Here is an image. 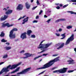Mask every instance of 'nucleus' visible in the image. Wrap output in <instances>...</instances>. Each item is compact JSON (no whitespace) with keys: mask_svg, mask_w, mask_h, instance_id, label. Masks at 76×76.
<instances>
[{"mask_svg":"<svg viewBox=\"0 0 76 76\" xmlns=\"http://www.w3.org/2000/svg\"><path fill=\"white\" fill-rule=\"evenodd\" d=\"M59 58L58 57L54 59L53 60H51L48 63L43 65L42 67L37 68V70H38V69H45L48 68V67H50L52 66V65L54 64V63H55V62H57V61H60V59H59Z\"/></svg>","mask_w":76,"mask_h":76,"instance_id":"obj_1","label":"nucleus"},{"mask_svg":"<svg viewBox=\"0 0 76 76\" xmlns=\"http://www.w3.org/2000/svg\"><path fill=\"white\" fill-rule=\"evenodd\" d=\"M18 29L16 28H14L11 31L10 33L9 37L10 39H14L16 37L15 34H13L14 31H18Z\"/></svg>","mask_w":76,"mask_h":76,"instance_id":"obj_2","label":"nucleus"},{"mask_svg":"<svg viewBox=\"0 0 76 76\" xmlns=\"http://www.w3.org/2000/svg\"><path fill=\"white\" fill-rule=\"evenodd\" d=\"M74 34H72L70 37L67 40L65 45H68L70 42L73 41L74 40Z\"/></svg>","mask_w":76,"mask_h":76,"instance_id":"obj_3","label":"nucleus"},{"mask_svg":"<svg viewBox=\"0 0 76 76\" xmlns=\"http://www.w3.org/2000/svg\"><path fill=\"white\" fill-rule=\"evenodd\" d=\"M31 69V67L28 68L26 69H24L22 71L17 73V75H23L25 74V73H26V72H29V71H30Z\"/></svg>","mask_w":76,"mask_h":76,"instance_id":"obj_4","label":"nucleus"},{"mask_svg":"<svg viewBox=\"0 0 76 76\" xmlns=\"http://www.w3.org/2000/svg\"><path fill=\"white\" fill-rule=\"evenodd\" d=\"M57 47H59L58 48H57L58 50H60L61 48H63L64 45V43H61V42L59 43L56 45Z\"/></svg>","mask_w":76,"mask_h":76,"instance_id":"obj_5","label":"nucleus"},{"mask_svg":"<svg viewBox=\"0 0 76 76\" xmlns=\"http://www.w3.org/2000/svg\"><path fill=\"white\" fill-rule=\"evenodd\" d=\"M11 65H10L8 66L6 68H3L2 69L4 72H5V73H7V72H8L10 71V70L9 69H10V67H11Z\"/></svg>","mask_w":76,"mask_h":76,"instance_id":"obj_6","label":"nucleus"},{"mask_svg":"<svg viewBox=\"0 0 76 76\" xmlns=\"http://www.w3.org/2000/svg\"><path fill=\"white\" fill-rule=\"evenodd\" d=\"M13 26V24H11L10 25H9V23H3L2 25V28H4L6 26H7L8 28L9 27H10V26Z\"/></svg>","mask_w":76,"mask_h":76,"instance_id":"obj_7","label":"nucleus"},{"mask_svg":"<svg viewBox=\"0 0 76 76\" xmlns=\"http://www.w3.org/2000/svg\"><path fill=\"white\" fill-rule=\"evenodd\" d=\"M23 6L22 4H19L16 7V10H22L23 9Z\"/></svg>","mask_w":76,"mask_h":76,"instance_id":"obj_8","label":"nucleus"},{"mask_svg":"<svg viewBox=\"0 0 76 76\" xmlns=\"http://www.w3.org/2000/svg\"><path fill=\"white\" fill-rule=\"evenodd\" d=\"M68 69L67 68H63L62 69H61L60 70V73H64L67 72V70Z\"/></svg>","mask_w":76,"mask_h":76,"instance_id":"obj_9","label":"nucleus"},{"mask_svg":"<svg viewBox=\"0 0 76 76\" xmlns=\"http://www.w3.org/2000/svg\"><path fill=\"white\" fill-rule=\"evenodd\" d=\"M26 33L25 32L24 33L22 34L20 36V38H22V39L23 40L24 39H26Z\"/></svg>","mask_w":76,"mask_h":76,"instance_id":"obj_10","label":"nucleus"},{"mask_svg":"<svg viewBox=\"0 0 76 76\" xmlns=\"http://www.w3.org/2000/svg\"><path fill=\"white\" fill-rule=\"evenodd\" d=\"M24 55H25L26 56V57H23V58H28V57H31L32 56V54L30 53H26L24 54Z\"/></svg>","mask_w":76,"mask_h":76,"instance_id":"obj_11","label":"nucleus"},{"mask_svg":"<svg viewBox=\"0 0 76 76\" xmlns=\"http://www.w3.org/2000/svg\"><path fill=\"white\" fill-rule=\"evenodd\" d=\"M8 17H9V16L7 15H4L3 17V16H2L0 18V19L1 21L5 20L7 18H8Z\"/></svg>","mask_w":76,"mask_h":76,"instance_id":"obj_12","label":"nucleus"},{"mask_svg":"<svg viewBox=\"0 0 76 76\" xmlns=\"http://www.w3.org/2000/svg\"><path fill=\"white\" fill-rule=\"evenodd\" d=\"M12 12H13V10H8L5 13L7 15H8L12 13Z\"/></svg>","mask_w":76,"mask_h":76,"instance_id":"obj_13","label":"nucleus"},{"mask_svg":"<svg viewBox=\"0 0 76 76\" xmlns=\"http://www.w3.org/2000/svg\"><path fill=\"white\" fill-rule=\"evenodd\" d=\"M44 41H42L40 43L39 45V46L38 47V48H39V49L43 48L44 46H44V45L42 44V42H44Z\"/></svg>","mask_w":76,"mask_h":76,"instance_id":"obj_14","label":"nucleus"},{"mask_svg":"<svg viewBox=\"0 0 76 76\" xmlns=\"http://www.w3.org/2000/svg\"><path fill=\"white\" fill-rule=\"evenodd\" d=\"M18 67L17 65L16 64H14L12 65L11 67L9 69L10 70H13V69H15L16 67Z\"/></svg>","mask_w":76,"mask_h":76,"instance_id":"obj_15","label":"nucleus"},{"mask_svg":"<svg viewBox=\"0 0 76 76\" xmlns=\"http://www.w3.org/2000/svg\"><path fill=\"white\" fill-rule=\"evenodd\" d=\"M28 18H29L28 17H27L26 18H24V19L23 20V22L22 23V24H25V22H27L28 21Z\"/></svg>","mask_w":76,"mask_h":76,"instance_id":"obj_16","label":"nucleus"},{"mask_svg":"<svg viewBox=\"0 0 76 76\" xmlns=\"http://www.w3.org/2000/svg\"><path fill=\"white\" fill-rule=\"evenodd\" d=\"M19 69H20V67H18L15 71H14L11 72L9 74H10V73L11 74H12V73H15V72H18V71L19 70Z\"/></svg>","mask_w":76,"mask_h":76,"instance_id":"obj_17","label":"nucleus"},{"mask_svg":"<svg viewBox=\"0 0 76 76\" xmlns=\"http://www.w3.org/2000/svg\"><path fill=\"white\" fill-rule=\"evenodd\" d=\"M51 44H52V43H50L49 44H46L45 45V48H47L48 47H49V46H50L51 45Z\"/></svg>","mask_w":76,"mask_h":76,"instance_id":"obj_18","label":"nucleus"},{"mask_svg":"<svg viewBox=\"0 0 76 76\" xmlns=\"http://www.w3.org/2000/svg\"><path fill=\"white\" fill-rule=\"evenodd\" d=\"M32 32V31L31 30H28L27 31V34L28 36H30L31 35V33Z\"/></svg>","mask_w":76,"mask_h":76,"instance_id":"obj_19","label":"nucleus"},{"mask_svg":"<svg viewBox=\"0 0 76 76\" xmlns=\"http://www.w3.org/2000/svg\"><path fill=\"white\" fill-rule=\"evenodd\" d=\"M25 5L26 7V8H27V9H29V7H30V5L28 4V2H26L25 4Z\"/></svg>","mask_w":76,"mask_h":76,"instance_id":"obj_20","label":"nucleus"},{"mask_svg":"<svg viewBox=\"0 0 76 76\" xmlns=\"http://www.w3.org/2000/svg\"><path fill=\"white\" fill-rule=\"evenodd\" d=\"M4 35H5V34L4 33V32L2 31L0 34V37H4Z\"/></svg>","mask_w":76,"mask_h":76,"instance_id":"obj_21","label":"nucleus"},{"mask_svg":"<svg viewBox=\"0 0 76 76\" xmlns=\"http://www.w3.org/2000/svg\"><path fill=\"white\" fill-rule=\"evenodd\" d=\"M53 73H60V70H56L55 71H54L53 72Z\"/></svg>","mask_w":76,"mask_h":76,"instance_id":"obj_22","label":"nucleus"},{"mask_svg":"<svg viewBox=\"0 0 76 76\" xmlns=\"http://www.w3.org/2000/svg\"><path fill=\"white\" fill-rule=\"evenodd\" d=\"M4 49H5L6 50H9L10 49H11V47H6L4 48Z\"/></svg>","mask_w":76,"mask_h":76,"instance_id":"obj_23","label":"nucleus"},{"mask_svg":"<svg viewBox=\"0 0 76 76\" xmlns=\"http://www.w3.org/2000/svg\"><path fill=\"white\" fill-rule=\"evenodd\" d=\"M66 28L68 29H71V28H72V26H67Z\"/></svg>","mask_w":76,"mask_h":76,"instance_id":"obj_24","label":"nucleus"},{"mask_svg":"<svg viewBox=\"0 0 76 76\" xmlns=\"http://www.w3.org/2000/svg\"><path fill=\"white\" fill-rule=\"evenodd\" d=\"M42 55L38 56V57H35L34 58V60H35L36 59H37V58H39V57H42Z\"/></svg>","mask_w":76,"mask_h":76,"instance_id":"obj_25","label":"nucleus"},{"mask_svg":"<svg viewBox=\"0 0 76 76\" xmlns=\"http://www.w3.org/2000/svg\"><path fill=\"white\" fill-rule=\"evenodd\" d=\"M7 40H6L4 39H3L1 40V42H7Z\"/></svg>","mask_w":76,"mask_h":76,"instance_id":"obj_26","label":"nucleus"},{"mask_svg":"<svg viewBox=\"0 0 76 76\" xmlns=\"http://www.w3.org/2000/svg\"><path fill=\"white\" fill-rule=\"evenodd\" d=\"M69 13H70L71 14H74L75 15H76V12H75L73 11H69Z\"/></svg>","mask_w":76,"mask_h":76,"instance_id":"obj_27","label":"nucleus"},{"mask_svg":"<svg viewBox=\"0 0 76 76\" xmlns=\"http://www.w3.org/2000/svg\"><path fill=\"white\" fill-rule=\"evenodd\" d=\"M8 57V55H5L3 57V58H7Z\"/></svg>","mask_w":76,"mask_h":76,"instance_id":"obj_28","label":"nucleus"},{"mask_svg":"<svg viewBox=\"0 0 76 76\" xmlns=\"http://www.w3.org/2000/svg\"><path fill=\"white\" fill-rule=\"evenodd\" d=\"M25 16H26L25 15L23 17H21L20 18H19L18 19V20H20V19H21L22 18H25Z\"/></svg>","mask_w":76,"mask_h":76,"instance_id":"obj_29","label":"nucleus"},{"mask_svg":"<svg viewBox=\"0 0 76 76\" xmlns=\"http://www.w3.org/2000/svg\"><path fill=\"white\" fill-rule=\"evenodd\" d=\"M67 62H69V63H72V62H73V61H74L73 60H69L67 61Z\"/></svg>","mask_w":76,"mask_h":76,"instance_id":"obj_30","label":"nucleus"},{"mask_svg":"<svg viewBox=\"0 0 76 76\" xmlns=\"http://www.w3.org/2000/svg\"><path fill=\"white\" fill-rule=\"evenodd\" d=\"M65 34H66V33H64V34H62L61 35V37H66V35H65Z\"/></svg>","mask_w":76,"mask_h":76,"instance_id":"obj_31","label":"nucleus"},{"mask_svg":"<svg viewBox=\"0 0 76 76\" xmlns=\"http://www.w3.org/2000/svg\"><path fill=\"white\" fill-rule=\"evenodd\" d=\"M68 5H69V4L65 5L63 6V8H66V7H67V6H68Z\"/></svg>","mask_w":76,"mask_h":76,"instance_id":"obj_32","label":"nucleus"},{"mask_svg":"<svg viewBox=\"0 0 76 76\" xmlns=\"http://www.w3.org/2000/svg\"><path fill=\"white\" fill-rule=\"evenodd\" d=\"M61 21H66V19L64 18H61L60 19Z\"/></svg>","mask_w":76,"mask_h":76,"instance_id":"obj_33","label":"nucleus"},{"mask_svg":"<svg viewBox=\"0 0 76 76\" xmlns=\"http://www.w3.org/2000/svg\"><path fill=\"white\" fill-rule=\"evenodd\" d=\"M31 37L34 38H35V35H31Z\"/></svg>","mask_w":76,"mask_h":76,"instance_id":"obj_34","label":"nucleus"},{"mask_svg":"<svg viewBox=\"0 0 76 76\" xmlns=\"http://www.w3.org/2000/svg\"><path fill=\"white\" fill-rule=\"evenodd\" d=\"M60 21H61L60 19L56 20L55 21V22H56V23H57V22H60Z\"/></svg>","mask_w":76,"mask_h":76,"instance_id":"obj_35","label":"nucleus"},{"mask_svg":"<svg viewBox=\"0 0 76 76\" xmlns=\"http://www.w3.org/2000/svg\"><path fill=\"white\" fill-rule=\"evenodd\" d=\"M45 51V50H43L42 51L38 53V54H40V53H43V52H44V51Z\"/></svg>","mask_w":76,"mask_h":76,"instance_id":"obj_36","label":"nucleus"},{"mask_svg":"<svg viewBox=\"0 0 76 76\" xmlns=\"http://www.w3.org/2000/svg\"><path fill=\"white\" fill-rule=\"evenodd\" d=\"M73 70H69L68 71V73H72L73 72Z\"/></svg>","mask_w":76,"mask_h":76,"instance_id":"obj_37","label":"nucleus"},{"mask_svg":"<svg viewBox=\"0 0 76 76\" xmlns=\"http://www.w3.org/2000/svg\"><path fill=\"white\" fill-rule=\"evenodd\" d=\"M38 21L37 20H34L33 21V23H37Z\"/></svg>","mask_w":76,"mask_h":76,"instance_id":"obj_38","label":"nucleus"},{"mask_svg":"<svg viewBox=\"0 0 76 76\" xmlns=\"http://www.w3.org/2000/svg\"><path fill=\"white\" fill-rule=\"evenodd\" d=\"M4 71L2 69L1 70V72H0V75H1V74H2L3 73Z\"/></svg>","mask_w":76,"mask_h":76,"instance_id":"obj_39","label":"nucleus"},{"mask_svg":"<svg viewBox=\"0 0 76 76\" xmlns=\"http://www.w3.org/2000/svg\"><path fill=\"white\" fill-rule=\"evenodd\" d=\"M37 5H39V4H40V3H39V1H38V0L37 1Z\"/></svg>","mask_w":76,"mask_h":76,"instance_id":"obj_40","label":"nucleus"},{"mask_svg":"<svg viewBox=\"0 0 76 76\" xmlns=\"http://www.w3.org/2000/svg\"><path fill=\"white\" fill-rule=\"evenodd\" d=\"M42 13V10H41L40 12H39V15H40L41 14V13Z\"/></svg>","mask_w":76,"mask_h":76,"instance_id":"obj_41","label":"nucleus"},{"mask_svg":"<svg viewBox=\"0 0 76 76\" xmlns=\"http://www.w3.org/2000/svg\"><path fill=\"white\" fill-rule=\"evenodd\" d=\"M50 21H51V19H48L47 21V22H48V23H49V22H50Z\"/></svg>","mask_w":76,"mask_h":76,"instance_id":"obj_42","label":"nucleus"},{"mask_svg":"<svg viewBox=\"0 0 76 76\" xmlns=\"http://www.w3.org/2000/svg\"><path fill=\"white\" fill-rule=\"evenodd\" d=\"M48 54L47 53H46V54L44 53L43 54V56H47V55H48Z\"/></svg>","mask_w":76,"mask_h":76,"instance_id":"obj_43","label":"nucleus"},{"mask_svg":"<svg viewBox=\"0 0 76 76\" xmlns=\"http://www.w3.org/2000/svg\"><path fill=\"white\" fill-rule=\"evenodd\" d=\"M70 1H72V2H76V0H72Z\"/></svg>","mask_w":76,"mask_h":76,"instance_id":"obj_44","label":"nucleus"},{"mask_svg":"<svg viewBox=\"0 0 76 76\" xmlns=\"http://www.w3.org/2000/svg\"><path fill=\"white\" fill-rule=\"evenodd\" d=\"M45 71H46V70H45L43 72H41V73H40L39 74V75H41V74H43V73H44V72H45Z\"/></svg>","mask_w":76,"mask_h":76,"instance_id":"obj_45","label":"nucleus"},{"mask_svg":"<svg viewBox=\"0 0 76 76\" xmlns=\"http://www.w3.org/2000/svg\"><path fill=\"white\" fill-rule=\"evenodd\" d=\"M21 63H22V62H21L20 63H19L18 64H17L16 65H17V66H19V65H20L21 64Z\"/></svg>","mask_w":76,"mask_h":76,"instance_id":"obj_46","label":"nucleus"},{"mask_svg":"<svg viewBox=\"0 0 76 76\" xmlns=\"http://www.w3.org/2000/svg\"><path fill=\"white\" fill-rule=\"evenodd\" d=\"M37 7V6H36L35 7H34L33 8H32V10H35L36 8Z\"/></svg>","mask_w":76,"mask_h":76,"instance_id":"obj_47","label":"nucleus"},{"mask_svg":"<svg viewBox=\"0 0 76 76\" xmlns=\"http://www.w3.org/2000/svg\"><path fill=\"white\" fill-rule=\"evenodd\" d=\"M25 51L24 50H23L20 52V53H24Z\"/></svg>","mask_w":76,"mask_h":76,"instance_id":"obj_48","label":"nucleus"},{"mask_svg":"<svg viewBox=\"0 0 76 76\" xmlns=\"http://www.w3.org/2000/svg\"><path fill=\"white\" fill-rule=\"evenodd\" d=\"M56 35L57 37H59L60 36V34L56 33Z\"/></svg>","mask_w":76,"mask_h":76,"instance_id":"obj_49","label":"nucleus"},{"mask_svg":"<svg viewBox=\"0 0 76 76\" xmlns=\"http://www.w3.org/2000/svg\"><path fill=\"white\" fill-rule=\"evenodd\" d=\"M60 7L59 6H58L57 7H56V8L57 9H60Z\"/></svg>","mask_w":76,"mask_h":76,"instance_id":"obj_50","label":"nucleus"},{"mask_svg":"<svg viewBox=\"0 0 76 76\" xmlns=\"http://www.w3.org/2000/svg\"><path fill=\"white\" fill-rule=\"evenodd\" d=\"M58 54L53 55V56L54 57H56V56H58Z\"/></svg>","mask_w":76,"mask_h":76,"instance_id":"obj_51","label":"nucleus"},{"mask_svg":"<svg viewBox=\"0 0 76 76\" xmlns=\"http://www.w3.org/2000/svg\"><path fill=\"white\" fill-rule=\"evenodd\" d=\"M5 44H7L8 45H10V43H8V42H6L5 43Z\"/></svg>","mask_w":76,"mask_h":76,"instance_id":"obj_52","label":"nucleus"},{"mask_svg":"<svg viewBox=\"0 0 76 76\" xmlns=\"http://www.w3.org/2000/svg\"><path fill=\"white\" fill-rule=\"evenodd\" d=\"M39 18V16H36V19H38Z\"/></svg>","mask_w":76,"mask_h":76,"instance_id":"obj_53","label":"nucleus"},{"mask_svg":"<svg viewBox=\"0 0 76 76\" xmlns=\"http://www.w3.org/2000/svg\"><path fill=\"white\" fill-rule=\"evenodd\" d=\"M61 31H62V29H61V28H59V29L58 31H59V32H61Z\"/></svg>","mask_w":76,"mask_h":76,"instance_id":"obj_54","label":"nucleus"},{"mask_svg":"<svg viewBox=\"0 0 76 76\" xmlns=\"http://www.w3.org/2000/svg\"><path fill=\"white\" fill-rule=\"evenodd\" d=\"M59 6H60V7H62V6H63V4H60Z\"/></svg>","mask_w":76,"mask_h":76,"instance_id":"obj_55","label":"nucleus"},{"mask_svg":"<svg viewBox=\"0 0 76 76\" xmlns=\"http://www.w3.org/2000/svg\"><path fill=\"white\" fill-rule=\"evenodd\" d=\"M44 17V18H47V15H45Z\"/></svg>","mask_w":76,"mask_h":76,"instance_id":"obj_56","label":"nucleus"},{"mask_svg":"<svg viewBox=\"0 0 76 76\" xmlns=\"http://www.w3.org/2000/svg\"><path fill=\"white\" fill-rule=\"evenodd\" d=\"M65 38V37H63L62 38H61V39H64Z\"/></svg>","mask_w":76,"mask_h":76,"instance_id":"obj_57","label":"nucleus"},{"mask_svg":"<svg viewBox=\"0 0 76 76\" xmlns=\"http://www.w3.org/2000/svg\"><path fill=\"white\" fill-rule=\"evenodd\" d=\"M56 4V5H57V6H59V3L56 4Z\"/></svg>","mask_w":76,"mask_h":76,"instance_id":"obj_58","label":"nucleus"},{"mask_svg":"<svg viewBox=\"0 0 76 76\" xmlns=\"http://www.w3.org/2000/svg\"><path fill=\"white\" fill-rule=\"evenodd\" d=\"M5 10V11H7V9H6L5 8L3 9L4 10Z\"/></svg>","mask_w":76,"mask_h":76,"instance_id":"obj_59","label":"nucleus"},{"mask_svg":"<svg viewBox=\"0 0 76 76\" xmlns=\"http://www.w3.org/2000/svg\"><path fill=\"white\" fill-rule=\"evenodd\" d=\"M34 1V0H31V3H32Z\"/></svg>","mask_w":76,"mask_h":76,"instance_id":"obj_60","label":"nucleus"},{"mask_svg":"<svg viewBox=\"0 0 76 76\" xmlns=\"http://www.w3.org/2000/svg\"><path fill=\"white\" fill-rule=\"evenodd\" d=\"M56 69V68H53L52 69V70H54V69Z\"/></svg>","mask_w":76,"mask_h":76,"instance_id":"obj_61","label":"nucleus"},{"mask_svg":"<svg viewBox=\"0 0 76 76\" xmlns=\"http://www.w3.org/2000/svg\"><path fill=\"white\" fill-rule=\"evenodd\" d=\"M76 28H75V29L74 31V32H76Z\"/></svg>","mask_w":76,"mask_h":76,"instance_id":"obj_62","label":"nucleus"},{"mask_svg":"<svg viewBox=\"0 0 76 76\" xmlns=\"http://www.w3.org/2000/svg\"><path fill=\"white\" fill-rule=\"evenodd\" d=\"M42 59L40 60L39 61V62H41V61H42Z\"/></svg>","mask_w":76,"mask_h":76,"instance_id":"obj_63","label":"nucleus"},{"mask_svg":"<svg viewBox=\"0 0 76 76\" xmlns=\"http://www.w3.org/2000/svg\"><path fill=\"white\" fill-rule=\"evenodd\" d=\"M9 8V7H7V9H8Z\"/></svg>","mask_w":76,"mask_h":76,"instance_id":"obj_64","label":"nucleus"}]
</instances>
